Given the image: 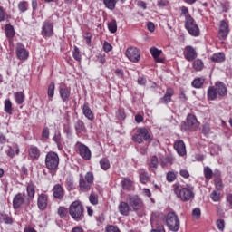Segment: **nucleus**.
<instances>
[{"label":"nucleus","mask_w":232,"mask_h":232,"mask_svg":"<svg viewBox=\"0 0 232 232\" xmlns=\"http://www.w3.org/2000/svg\"><path fill=\"white\" fill-rule=\"evenodd\" d=\"M202 84H204V79L202 78H197L192 82L194 88H202Z\"/></svg>","instance_id":"46"},{"label":"nucleus","mask_w":232,"mask_h":232,"mask_svg":"<svg viewBox=\"0 0 232 232\" xmlns=\"http://www.w3.org/2000/svg\"><path fill=\"white\" fill-rule=\"evenodd\" d=\"M28 155L31 160H39V157H41V150H39L37 146L31 145L28 148Z\"/></svg>","instance_id":"17"},{"label":"nucleus","mask_w":232,"mask_h":232,"mask_svg":"<svg viewBox=\"0 0 232 232\" xmlns=\"http://www.w3.org/2000/svg\"><path fill=\"white\" fill-rule=\"evenodd\" d=\"M108 28L111 34H115L117 32V21L112 20L108 24Z\"/></svg>","instance_id":"45"},{"label":"nucleus","mask_w":232,"mask_h":232,"mask_svg":"<svg viewBox=\"0 0 232 232\" xmlns=\"http://www.w3.org/2000/svg\"><path fill=\"white\" fill-rule=\"evenodd\" d=\"M59 154L53 151H49L45 156V166L52 175H55V171L59 168Z\"/></svg>","instance_id":"3"},{"label":"nucleus","mask_w":232,"mask_h":232,"mask_svg":"<svg viewBox=\"0 0 232 232\" xmlns=\"http://www.w3.org/2000/svg\"><path fill=\"white\" fill-rule=\"evenodd\" d=\"M84 39L86 41V44L90 46L92 44V33H86L84 34Z\"/></svg>","instance_id":"59"},{"label":"nucleus","mask_w":232,"mask_h":232,"mask_svg":"<svg viewBox=\"0 0 232 232\" xmlns=\"http://www.w3.org/2000/svg\"><path fill=\"white\" fill-rule=\"evenodd\" d=\"M227 95V87L222 82H217L214 86L208 89L207 97L208 101H216L218 97H226Z\"/></svg>","instance_id":"1"},{"label":"nucleus","mask_w":232,"mask_h":232,"mask_svg":"<svg viewBox=\"0 0 232 232\" xmlns=\"http://www.w3.org/2000/svg\"><path fill=\"white\" fill-rule=\"evenodd\" d=\"M74 130L76 131V135H81L82 133H86V125L84 124V121L82 120H78L74 123Z\"/></svg>","instance_id":"24"},{"label":"nucleus","mask_w":232,"mask_h":232,"mask_svg":"<svg viewBox=\"0 0 232 232\" xmlns=\"http://www.w3.org/2000/svg\"><path fill=\"white\" fill-rule=\"evenodd\" d=\"M100 166L104 171L110 169V160L106 158L102 159L100 160Z\"/></svg>","instance_id":"37"},{"label":"nucleus","mask_w":232,"mask_h":232,"mask_svg":"<svg viewBox=\"0 0 232 232\" xmlns=\"http://www.w3.org/2000/svg\"><path fill=\"white\" fill-rule=\"evenodd\" d=\"M18 10L22 13L24 14L26 10H28V2L26 1H21L18 4Z\"/></svg>","instance_id":"43"},{"label":"nucleus","mask_w":232,"mask_h":232,"mask_svg":"<svg viewBox=\"0 0 232 232\" xmlns=\"http://www.w3.org/2000/svg\"><path fill=\"white\" fill-rule=\"evenodd\" d=\"M47 95L51 99L53 97V95H55V82H53L49 84L48 90H47Z\"/></svg>","instance_id":"42"},{"label":"nucleus","mask_w":232,"mask_h":232,"mask_svg":"<svg viewBox=\"0 0 232 232\" xmlns=\"http://www.w3.org/2000/svg\"><path fill=\"white\" fill-rule=\"evenodd\" d=\"M125 55L131 63H139L140 61V50L137 47L130 46L127 48Z\"/></svg>","instance_id":"11"},{"label":"nucleus","mask_w":232,"mask_h":232,"mask_svg":"<svg viewBox=\"0 0 232 232\" xmlns=\"http://www.w3.org/2000/svg\"><path fill=\"white\" fill-rule=\"evenodd\" d=\"M150 53L152 55L153 59L156 61V63H164V59L160 58L162 50H159L157 49V47H151L150 49Z\"/></svg>","instance_id":"26"},{"label":"nucleus","mask_w":232,"mask_h":232,"mask_svg":"<svg viewBox=\"0 0 232 232\" xmlns=\"http://www.w3.org/2000/svg\"><path fill=\"white\" fill-rule=\"evenodd\" d=\"M66 184L68 188H73V179L72 178H67L66 179Z\"/></svg>","instance_id":"64"},{"label":"nucleus","mask_w":232,"mask_h":232,"mask_svg":"<svg viewBox=\"0 0 232 232\" xmlns=\"http://www.w3.org/2000/svg\"><path fill=\"white\" fill-rule=\"evenodd\" d=\"M89 201L92 206H97V204H99V196L95 193H91L89 196Z\"/></svg>","instance_id":"44"},{"label":"nucleus","mask_w":232,"mask_h":232,"mask_svg":"<svg viewBox=\"0 0 232 232\" xmlns=\"http://www.w3.org/2000/svg\"><path fill=\"white\" fill-rule=\"evenodd\" d=\"M132 140L134 142L138 144H142V142H151L153 140V137L150 134V131L146 127H141L137 129L136 133L132 136Z\"/></svg>","instance_id":"4"},{"label":"nucleus","mask_w":232,"mask_h":232,"mask_svg":"<svg viewBox=\"0 0 232 232\" xmlns=\"http://www.w3.org/2000/svg\"><path fill=\"white\" fill-rule=\"evenodd\" d=\"M0 222L4 224H14V219L8 214H5V211L0 212Z\"/></svg>","instance_id":"31"},{"label":"nucleus","mask_w":232,"mask_h":232,"mask_svg":"<svg viewBox=\"0 0 232 232\" xmlns=\"http://www.w3.org/2000/svg\"><path fill=\"white\" fill-rule=\"evenodd\" d=\"M16 55L19 61H26V59H28L30 56V53L28 50H26L23 44L18 43L16 44Z\"/></svg>","instance_id":"14"},{"label":"nucleus","mask_w":232,"mask_h":232,"mask_svg":"<svg viewBox=\"0 0 232 232\" xmlns=\"http://www.w3.org/2000/svg\"><path fill=\"white\" fill-rule=\"evenodd\" d=\"M175 94V91L172 88H167L165 95L160 99L163 104H169L171 98Z\"/></svg>","instance_id":"23"},{"label":"nucleus","mask_w":232,"mask_h":232,"mask_svg":"<svg viewBox=\"0 0 232 232\" xmlns=\"http://www.w3.org/2000/svg\"><path fill=\"white\" fill-rule=\"evenodd\" d=\"M216 226L219 231H224V228L226 227V221H224V219H218Z\"/></svg>","instance_id":"51"},{"label":"nucleus","mask_w":232,"mask_h":232,"mask_svg":"<svg viewBox=\"0 0 232 232\" xmlns=\"http://www.w3.org/2000/svg\"><path fill=\"white\" fill-rule=\"evenodd\" d=\"M229 34V25H227V23L226 21H221L220 27H219V39L225 40L227 35Z\"/></svg>","instance_id":"19"},{"label":"nucleus","mask_w":232,"mask_h":232,"mask_svg":"<svg viewBox=\"0 0 232 232\" xmlns=\"http://www.w3.org/2000/svg\"><path fill=\"white\" fill-rule=\"evenodd\" d=\"M112 49H113V46H111V44H110V43L104 42L103 50H104V52H106V53H108V52H111Z\"/></svg>","instance_id":"56"},{"label":"nucleus","mask_w":232,"mask_h":232,"mask_svg":"<svg viewBox=\"0 0 232 232\" xmlns=\"http://www.w3.org/2000/svg\"><path fill=\"white\" fill-rule=\"evenodd\" d=\"M5 35L8 39H12L14 35H15V31L14 30V26L10 24L5 25Z\"/></svg>","instance_id":"33"},{"label":"nucleus","mask_w":232,"mask_h":232,"mask_svg":"<svg viewBox=\"0 0 232 232\" xmlns=\"http://www.w3.org/2000/svg\"><path fill=\"white\" fill-rule=\"evenodd\" d=\"M72 57L75 61L81 62V52L79 51V47H74Z\"/></svg>","instance_id":"53"},{"label":"nucleus","mask_w":232,"mask_h":232,"mask_svg":"<svg viewBox=\"0 0 232 232\" xmlns=\"http://www.w3.org/2000/svg\"><path fill=\"white\" fill-rule=\"evenodd\" d=\"M41 34L43 37H52L53 35V22L45 20L42 26Z\"/></svg>","instance_id":"13"},{"label":"nucleus","mask_w":232,"mask_h":232,"mask_svg":"<svg viewBox=\"0 0 232 232\" xmlns=\"http://www.w3.org/2000/svg\"><path fill=\"white\" fill-rule=\"evenodd\" d=\"M106 232H121V230L119 229V227L111 225L106 227Z\"/></svg>","instance_id":"58"},{"label":"nucleus","mask_w":232,"mask_h":232,"mask_svg":"<svg viewBox=\"0 0 232 232\" xmlns=\"http://www.w3.org/2000/svg\"><path fill=\"white\" fill-rule=\"evenodd\" d=\"M210 197L214 202H220V191L213 190Z\"/></svg>","instance_id":"47"},{"label":"nucleus","mask_w":232,"mask_h":232,"mask_svg":"<svg viewBox=\"0 0 232 232\" xmlns=\"http://www.w3.org/2000/svg\"><path fill=\"white\" fill-rule=\"evenodd\" d=\"M26 204V198H24V194L17 193L13 198V208L21 209L23 206Z\"/></svg>","instance_id":"16"},{"label":"nucleus","mask_w":232,"mask_h":232,"mask_svg":"<svg viewBox=\"0 0 232 232\" xmlns=\"http://www.w3.org/2000/svg\"><path fill=\"white\" fill-rule=\"evenodd\" d=\"M200 215H201L200 208H196L192 210V217H194V218H200Z\"/></svg>","instance_id":"55"},{"label":"nucleus","mask_w":232,"mask_h":232,"mask_svg":"<svg viewBox=\"0 0 232 232\" xmlns=\"http://www.w3.org/2000/svg\"><path fill=\"white\" fill-rule=\"evenodd\" d=\"M204 177L207 180H211V179H213V170L211 169V168H204Z\"/></svg>","instance_id":"39"},{"label":"nucleus","mask_w":232,"mask_h":232,"mask_svg":"<svg viewBox=\"0 0 232 232\" xmlns=\"http://www.w3.org/2000/svg\"><path fill=\"white\" fill-rule=\"evenodd\" d=\"M121 186H122L123 189H131V187L133 186V182L131 181V179L125 178L121 181Z\"/></svg>","instance_id":"38"},{"label":"nucleus","mask_w":232,"mask_h":232,"mask_svg":"<svg viewBox=\"0 0 232 232\" xmlns=\"http://www.w3.org/2000/svg\"><path fill=\"white\" fill-rule=\"evenodd\" d=\"M69 214L73 220L81 222L84 218V205L79 200L73 201L69 207Z\"/></svg>","instance_id":"2"},{"label":"nucleus","mask_w":232,"mask_h":232,"mask_svg":"<svg viewBox=\"0 0 232 232\" xmlns=\"http://www.w3.org/2000/svg\"><path fill=\"white\" fill-rule=\"evenodd\" d=\"M93 172H87L85 176H82V174H80L79 179V186L81 191H90L92 189V186H93Z\"/></svg>","instance_id":"5"},{"label":"nucleus","mask_w":232,"mask_h":232,"mask_svg":"<svg viewBox=\"0 0 232 232\" xmlns=\"http://www.w3.org/2000/svg\"><path fill=\"white\" fill-rule=\"evenodd\" d=\"M82 113L88 121H93L95 119V116L93 115V111L90 108V105L88 102H85L82 106Z\"/></svg>","instance_id":"22"},{"label":"nucleus","mask_w":232,"mask_h":232,"mask_svg":"<svg viewBox=\"0 0 232 232\" xmlns=\"http://www.w3.org/2000/svg\"><path fill=\"white\" fill-rule=\"evenodd\" d=\"M76 149L79 151L80 156L85 160H90L92 159V151L88 146L84 145L81 141L76 142Z\"/></svg>","instance_id":"12"},{"label":"nucleus","mask_w":232,"mask_h":232,"mask_svg":"<svg viewBox=\"0 0 232 232\" xmlns=\"http://www.w3.org/2000/svg\"><path fill=\"white\" fill-rule=\"evenodd\" d=\"M53 142H55V144H57V148L58 150H63V137L61 136V132H55L54 136L53 137Z\"/></svg>","instance_id":"29"},{"label":"nucleus","mask_w":232,"mask_h":232,"mask_svg":"<svg viewBox=\"0 0 232 232\" xmlns=\"http://www.w3.org/2000/svg\"><path fill=\"white\" fill-rule=\"evenodd\" d=\"M14 98L15 100L16 104H23V102H24V99H26V96L23 92H16L14 93Z\"/></svg>","instance_id":"30"},{"label":"nucleus","mask_w":232,"mask_h":232,"mask_svg":"<svg viewBox=\"0 0 232 232\" xmlns=\"http://www.w3.org/2000/svg\"><path fill=\"white\" fill-rule=\"evenodd\" d=\"M174 149L180 157H184V155H186V144L182 140H177L174 143Z\"/></svg>","instance_id":"21"},{"label":"nucleus","mask_w":232,"mask_h":232,"mask_svg":"<svg viewBox=\"0 0 232 232\" xmlns=\"http://www.w3.org/2000/svg\"><path fill=\"white\" fill-rule=\"evenodd\" d=\"M185 28L190 35L193 37H198L200 35V29L195 22L193 16H188L185 20Z\"/></svg>","instance_id":"9"},{"label":"nucleus","mask_w":232,"mask_h":232,"mask_svg":"<svg viewBox=\"0 0 232 232\" xmlns=\"http://www.w3.org/2000/svg\"><path fill=\"white\" fill-rule=\"evenodd\" d=\"M174 191L178 198H181L183 202H189L195 198L193 188L176 187Z\"/></svg>","instance_id":"7"},{"label":"nucleus","mask_w":232,"mask_h":232,"mask_svg":"<svg viewBox=\"0 0 232 232\" xmlns=\"http://www.w3.org/2000/svg\"><path fill=\"white\" fill-rule=\"evenodd\" d=\"M5 111L9 115H12L13 108H12V102L10 99L5 101Z\"/></svg>","instance_id":"40"},{"label":"nucleus","mask_w":232,"mask_h":232,"mask_svg":"<svg viewBox=\"0 0 232 232\" xmlns=\"http://www.w3.org/2000/svg\"><path fill=\"white\" fill-rule=\"evenodd\" d=\"M59 93L63 102H68V101H70L71 92L70 89H68V87H60Z\"/></svg>","instance_id":"25"},{"label":"nucleus","mask_w":232,"mask_h":232,"mask_svg":"<svg viewBox=\"0 0 232 232\" xmlns=\"http://www.w3.org/2000/svg\"><path fill=\"white\" fill-rule=\"evenodd\" d=\"M179 175L183 177V179H189V171H188V169H181Z\"/></svg>","instance_id":"60"},{"label":"nucleus","mask_w":232,"mask_h":232,"mask_svg":"<svg viewBox=\"0 0 232 232\" xmlns=\"http://www.w3.org/2000/svg\"><path fill=\"white\" fill-rule=\"evenodd\" d=\"M183 55L188 63H191L198 57L197 50L193 46L188 45L184 49Z\"/></svg>","instance_id":"15"},{"label":"nucleus","mask_w":232,"mask_h":232,"mask_svg":"<svg viewBox=\"0 0 232 232\" xmlns=\"http://www.w3.org/2000/svg\"><path fill=\"white\" fill-rule=\"evenodd\" d=\"M130 204L124 201L120 202L118 206L119 212L121 215H123V217H128V215H130Z\"/></svg>","instance_id":"27"},{"label":"nucleus","mask_w":232,"mask_h":232,"mask_svg":"<svg viewBox=\"0 0 232 232\" xmlns=\"http://www.w3.org/2000/svg\"><path fill=\"white\" fill-rule=\"evenodd\" d=\"M159 168V158L154 155L150 158V162L149 163V169L150 171H155Z\"/></svg>","instance_id":"28"},{"label":"nucleus","mask_w":232,"mask_h":232,"mask_svg":"<svg viewBox=\"0 0 232 232\" xmlns=\"http://www.w3.org/2000/svg\"><path fill=\"white\" fill-rule=\"evenodd\" d=\"M198 126H200V122H198L197 116L195 114H188L186 121L181 124V130L182 131H195V130L198 129Z\"/></svg>","instance_id":"6"},{"label":"nucleus","mask_w":232,"mask_h":232,"mask_svg":"<svg viewBox=\"0 0 232 232\" xmlns=\"http://www.w3.org/2000/svg\"><path fill=\"white\" fill-rule=\"evenodd\" d=\"M166 224L169 231L177 232L180 229V219L175 212H169L166 217Z\"/></svg>","instance_id":"8"},{"label":"nucleus","mask_w":232,"mask_h":232,"mask_svg":"<svg viewBox=\"0 0 232 232\" xmlns=\"http://www.w3.org/2000/svg\"><path fill=\"white\" fill-rule=\"evenodd\" d=\"M103 4L109 10H115L117 0H103Z\"/></svg>","instance_id":"36"},{"label":"nucleus","mask_w":232,"mask_h":232,"mask_svg":"<svg viewBox=\"0 0 232 232\" xmlns=\"http://www.w3.org/2000/svg\"><path fill=\"white\" fill-rule=\"evenodd\" d=\"M26 192L29 198H34V197H35V185L28 184L26 187Z\"/></svg>","instance_id":"34"},{"label":"nucleus","mask_w":232,"mask_h":232,"mask_svg":"<svg viewBox=\"0 0 232 232\" xmlns=\"http://www.w3.org/2000/svg\"><path fill=\"white\" fill-rule=\"evenodd\" d=\"M151 232H166V229H164V225H158Z\"/></svg>","instance_id":"61"},{"label":"nucleus","mask_w":232,"mask_h":232,"mask_svg":"<svg viewBox=\"0 0 232 232\" xmlns=\"http://www.w3.org/2000/svg\"><path fill=\"white\" fill-rule=\"evenodd\" d=\"M147 28L149 32H155V24H153V22H149L147 24Z\"/></svg>","instance_id":"62"},{"label":"nucleus","mask_w":232,"mask_h":232,"mask_svg":"<svg viewBox=\"0 0 232 232\" xmlns=\"http://www.w3.org/2000/svg\"><path fill=\"white\" fill-rule=\"evenodd\" d=\"M176 179H177V173H175L174 171H169L167 173L168 182H173V181H175Z\"/></svg>","instance_id":"52"},{"label":"nucleus","mask_w":232,"mask_h":232,"mask_svg":"<svg viewBox=\"0 0 232 232\" xmlns=\"http://www.w3.org/2000/svg\"><path fill=\"white\" fill-rule=\"evenodd\" d=\"M211 127L209 126V123H204L202 126V133H204V135H209Z\"/></svg>","instance_id":"54"},{"label":"nucleus","mask_w":232,"mask_h":232,"mask_svg":"<svg viewBox=\"0 0 232 232\" xmlns=\"http://www.w3.org/2000/svg\"><path fill=\"white\" fill-rule=\"evenodd\" d=\"M37 206L41 211H44L48 208V196L46 194H40L38 196Z\"/></svg>","instance_id":"20"},{"label":"nucleus","mask_w":232,"mask_h":232,"mask_svg":"<svg viewBox=\"0 0 232 232\" xmlns=\"http://www.w3.org/2000/svg\"><path fill=\"white\" fill-rule=\"evenodd\" d=\"M211 61H213V63H224V61H226V55L224 53H214L211 56Z\"/></svg>","instance_id":"32"},{"label":"nucleus","mask_w":232,"mask_h":232,"mask_svg":"<svg viewBox=\"0 0 232 232\" xmlns=\"http://www.w3.org/2000/svg\"><path fill=\"white\" fill-rule=\"evenodd\" d=\"M53 195L57 200H63L64 198V188L61 184H56L53 186Z\"/></svg>","instance_id":"18"},{"label":"nucleus","mask_w":232,"mask_h":232,"mask_svg":"<svg viewBox=\"0 0 232 232\" xmlns=\"http://www.w3.org/2000/svg\"><path fill=\"white\" fill-rule=\"evenodd\" d=\"M57 213L61 218H66V217H68V208L65 207H59Z\"/></svg>","instance_id":"41"},{"label":"nucleus","mask_w":232,"mask_h":232,"mask_svg":"<svg viewBox=\"0 0 232 232\" xmlns=\"http://www.w3.org/2000/svg\"><path fill=\"white\" fill-rule=\"evenodd\" d=\"M128 202L129 206L132 208L133 211H140V209H143L144 208L142 199H140V198H139L137 195H129Z\"/></svg>","instance_id":"10"},{"label":"nucleus","mask_w":232,"mask_h":232,"mask_svg":"<svg viewBox=\"0 0 232 232\" xmlns=\"http://www.w3.org/2000/svg\"><path fill=\"white\" fill-rule=\"evenodd\" d=\"M227 204L232 209V194L227 195Z\"/></svg>","instance_id":"63"},{"label":"nucleus","mask_w":232,"mask_h":232,"mask_svg":"<svg viewBox=\"0 0 232 232\" xmlns=\"http://www.w3.org/2000/svg\"><path fill=\"white\" fill-rule=\"evenodd\" d=\"M193 68L196 72H200L204 68V62L200 59H197L193 62Z\"/></svg>","instance_id":"35"},{"label":"nucleus","mask_w":232,"mask_h":232,"mask_svg":"<svg viewBox=\"0 0 232 232\" xmlns=\"http://www.w3.org/2000/svg\"><path fill=\"white\" fill-rule=\"evenodd\" d=\"M180 10H181L180 16L182 17V15H184L185 20L188 19V17H192L191 14H189V9H188V7L182 6Z\"/></svg>","instance_id":"50"},{"label":"nucleus","mask_w":232,"mask_h":232,"mask_svg":"<svg viewBox=\"0 0 232 232\" xmlns=\"http://www.w3.org/2000/svg\"><path fill=\"white\" fill-rule=\"evenodd\" d=\"M6 19V13L3 6H0V23H3Z\"/></svg>","instance_id":"57"},{"label":"nucleus","mask_w":232,"mask_h":232,"mask_svg":"<svg viewBox=\"0 0 232 232\" xmlns=\"http://www.w3.org/2000/svg\"><path fill=\"white\" fill-rule=\"evenodd\" d=\"M140 180L142 184H148L150 182V176H148V173L142 172L140 174Z\"/></svg>","instance_id":"49"},{"label":"nucleus","mask_w":232,"mask_h":232,"mask_svg":"<svg viewBox=\"0 0 232 232\" xmlns=\"http://www.w3.org/2000/svg\"><path fill=\"white\" fill-rule=\"evenodd\" d=\"M49 139H50V129L48 127H45L42 131V140H48Z\"/></svg>","instance_id":"48"}]
</instances>
